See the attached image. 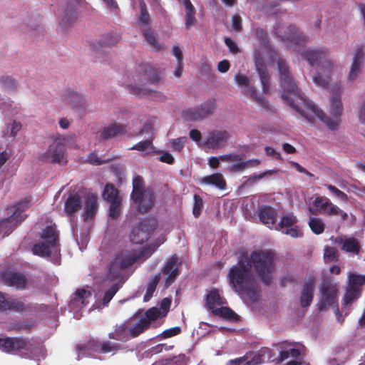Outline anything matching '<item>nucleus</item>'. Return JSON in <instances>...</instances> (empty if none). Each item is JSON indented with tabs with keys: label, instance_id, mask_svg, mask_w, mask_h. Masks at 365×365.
I'll return each mask as SVG.
<instances>
[{
	"label": "nucleus",
	"instance_id": "nucleus-41",
	"mask_svg": "<svg viewBox=\"0 0 365 365\" xmlns=\"http://www.w3.org/2000/svg\"><path fill=\"white\" fill-rule=\"evenodd\" d=\"M52 249L53 248L50 245L41 242L35 243L33 245L31 250L34 255L45 258L51 257Z\"/></svg>",
	"mask_w": 365,
	"mask_h": 365
},
{
	"label": "nucleus",
	"instance_id": "nucleus-45",
	"mask_svg": "<svg viewBox=\"0 0 365 365\" xmlns=\"http://www.w3.org/2000/svg\"><path fill=\"white\" fill-rule=\"evenodd\" d=\"M120 39V37L118 34L108 33L101 37L98 44L101 48L110 47L115 45Z\"/></svg>",
	"mask_w": 365,
	"mask_h": 365
},
{
	"label": "nucleus",
	"instance_id": "nucleus-62",
	"mask_svg": "<svg viewBox=\"0 0 365 365\" xmlns=\"http://www.w3.org/2000/svg\"><path fill=\"white\" fill-rule=\"evenodd\" d=\"M235 83L240 87L246 88L250 85L249 78L243 73H237L235 76Z\"/></svg>",
	"mask_w": 365,
	"mask_h": 365
},
{
	"label": "nucleus",
	"instance_id": "nucleus-28",
	"mask_svg": "<svg viewBox=\"0 0 365 365\" xmlns=\"http://www.w3.org/2000/svg\"><path fill=\"white\" fill-rule=\"evenodd\" d=\"M138 71L143 77V80L150 84H157L160 81L158 71L149 64L140 65Z\"/></svg>",
	"mask_w": 365,
	"mask_h": 365
},
{
	"label": "nucleus",
	"instance_id": "nucleus-44",
	"mask_svg": "<svg viewBox=\"0 0 365 365\" xmlns=\"http://www.w3.org/2000/svg\"><path fill=\"white\" fill-rule=\"evenodd\" d=\"M8 305L6 307L7 311H13L16 312H23L29 308V306L26 304L23 301L13 298H8Z\"/></svg>",
	"mask_w": 365,
	"mask_h": 365
},
{
	"label": "nucleus",
	"instance_id": "nucleus-12",
	"mask_svg": "<svg viewBox=\"0 0 365 365\" xmlns=\"http://www.w3.org/2000/svg\"><path fill=\"white\" fill-rule=\"evenodd\" d=\"M222 161L233 162L227 168L228 171L233 173H242L250 168L257 167L260 164L258 159L245 160L240 154L232 153L220 156Z\"/></svg>",
	"mask_w": 365,
	"mask_h": 365
},
{
	"label": "nucleus",
	"instance_id": "nucleus-59",
	"mask_svg": "<svg viewBox=\"0 0 365 365\" xmlns=\"http://www.w3.org/2000/svg\"><path fill=\"white\" fill-rule=\"evenodd\" d=\"M153 148V142L152 140H145L140 141L136 144H135L133 147L130 148L128 150H135L138 151H145L148 149Z\"/></svg>",
	"mask_w": 365,
	"mask_h": 365
},
{
	"label": "nucleus",
	"instance_id": "nucleus-55",
	"mask_svg": "<svg viewBox=\"0 0 365 365\" xmlns=\"http://www.w3.org/2000/svg\"><path fill=\"white\" fill-rule=\"evenodd\" d=\"M159 317L160 311L157 308H151L146 311L145 317L141 319L147 322V324L150 327L151 322L156 320Z\"/></svg>",
	"mask_w": 365,
	"mask_h": 365
},
{
	"label": "nucleus",
	"instance_id": "nucleus-19",
	"mask_svg": "<svg viewBox=\"0 0 365 365\" xmlns=\"http://www.w3.org/2000/svg\"><path fill=\"white\" fill-rule=\"evenodd\" d=\"M315 282V277L312 274H310L305 278L299 297L300 305L303 308L309 307L313 301Z\"/></svg>",
	"mask_w": 365,
	"mask_h": 365
},
{
	"label": "nucleus",
	"instance_id": "nucleus-46",
	"mask_svg": "<svg viewBox=\"0 0 365 365\" xmlns=\"http://www.w3.org/2000/svg\"><path fill=\"white\" fill-rule=\"evenodd\" d=\"M160 280V274L152 276L150 280L148 283L146 292L143 297L144 302H148L153 297L155 291L156 287Z\"/></svg>",
	"mask_w": 365,
	"mask_h": 365
},
{
	"label": "nucleus",
	"instance_id": "nucleus-23",
	"mask_svg": "<svg viewBox=\"0 0 365 365\" xmlns=\"http://www.w3.org/2000/svg\"><path fill=\"white\" fill-rule=\"evenodd\" d=\"M312 205L313 207H309V211L310 214L313 215L322 214L329 216V209H331L332 206H335V205L325 196H317Z\"/></svg>",
	"mask_w": 365,
	"mask_h": 365
},
{
	"label": "nucleus",
	"instance_id": "nucleus-9",
	"mask_svg": "<svg viewBox=\"0 0 365 365\" xmlns=\"http://www.w3.org/2000/svg\"><path fill=\"white\" fill-rule=\"evenodd\" d=\"M29 201H21L16 206L8 209L12 215L0 220V235H1V237L8 236L20 222L25 220L26 215L24 212L29 208Z\"/></svg>",
	"mask_w": 365,
	"mask_h": 365
},
{
	"label": "nucleus",
	"instance_id": "nucleus-22",
	"mask_svg": "<svg viewBox=\"0 0 365 365\" xmlns=\"http://www.w3.org/2000/svg\"><path fill=\"white\" fill-rule=\"evenodd\" d=\"M284 41L289 43V46H295L297 48L303 46L307 42V38L296 26L290 25L284 34Z\"/></svg>",
	"mask_w": 365,
	"mask_h": 365
},
{
	"label": "nucleus",
	"instance_id": "nucleus-49",
	"mask_svg": "<svg viewBox=\"0 0 365 365\" xmlns=\"http://www.w3.org/2000/svg\"><path fill=\"white\" fill-rule=\"evenodd\" d=\"M0 83L4 89L7 91H15L18 87V81L11 76H3Z\"/></svg>",
	"mask_w": 365,
	"mask_h": 365
},
{
	"label": "nucleus",
	"instance_id": "nucleus-63",
	"mask_svg": "<svg viewBox=\"0 0 365 365\" xmlns=\"http://www.w3.org/2000/svg\"><path fill=\"white\" fill-rule=\"evenodd\" d=\"M187 140L186 137H180L172 140V148L174 150L180 152L183 148L184 145Z\"/></svg>",
	"mask_w": 365,
	"mask_h": 365
},
{
	"label": "nucleus",
	"instance_id": "nucleus-30",
	"mask_svg": "<svg viewBox=\"0 0 365 365\" xmlns=\"http://www.w3.org/2000/svg\"><path fill=\"white\" fill-rule=\"evenodd\" d=\"M40 237L43 240L42 242L56 248L59 241V232L56 230V227L47 225L43 229Z\"/></svg>",
	"mask_w": 365,
	"mask_h": 365
},
{
	"label": "nucleus",
	"instance_id": "nucleus-13",
	"mask_svg": "<svg viewBox=\"0 0 365 365\" xmlns=\"http://www.w3.org/2000/svg\"><path fill=\"white\" fill-rule=\"evenodd\" d=\"M216 105L214 100H208L202 103L199 107L187 108L182 113V116L187 120H201L212 114L215 110Z\"/></svg>",
	"mask_w": 365,
	"mask_h": 365
},
{
	"label": "nucleus",
	"instance_id": "nucleus-32",
	"mask_svg": "<svg viewBox=\"0 0 365 365\" xmlns=\"http://www.w3.org/2000/svg\"><path fill=\"white\" fill-rule=\"evenodd\" d=\"M85 209L83 214L84 221L93 219L98 210V202L96 196L93 194H88L86 197Z\"/></svg>",
	"mask_w": 365,
	"mask_h": 365
},
{
	"label": "nucleus",
	"instance_id": "nucleus-33",
	"mask_svg": "<svg viewBox=\"0 0 365 365\" xmlns=\"http://www.w3.org/2000/svg\"><path fill=\"white\" fill-rule=\"evenodd\" d=\"M201 183L205 185H212L220 190H225L227 183L223 175L221 173H213L203 177L200 181Z\"/></svg>",
	"mask_w": 365,
	"mask_h": 365
},
{
	"label": "nucleus",
	"instance_id": "nucleus-20",
	"mask_svg": "<svg viewBox=\"0 0 365 365\" xmlns=\"http://www.w3.org/2000/svg\"><path fill=\"white\" fill-rule=\"evenodd\" d=\"M230 137V133L227 130H215L207 133L205 145L209 148H219L226 144Z\"/></svg>",
	"mask_w": 365,
	"mask_h": 365
},
{
	"label": "nucleus",
	"instance_id": "nucleus-51",
	"mask_svg": "<svg viewBox=\"0 0 365 365\" xmlns=\"http://www.w3.org/2000/svg\"><path fill=\"white\" fill-rule=\"evenodd\" d=\"M365 284V276L350 273L349 275V286L351 287H361Z\"/></svg>",
	"mask_w": 365,
	"mask_h": 365
},
{
	"label": "nucleus",
	"instance_id": "nucleus-3",
	"mask_svg": "<svg viewBox=\"0 0 365 365\" xmlns=\"http://www.w3.org/2000/svg\"><path fill=\"white\" fill-rule=\"evenodd\" d=\"M277 68L279 73L280 86L282 88V98L285 103L293 107L302 116H307L302 109L300 104L305 101V98L300 93L294 79L290 72L289 66L285 59L279 57Z\"/></svg>",
	"mask_w": 365,
	"mask_h": 365
},
{
	"label": "nucleus",
	"instance_id": "nucleus-27",
	"mask_svg": "<svg viewBox=\"0 0 365 365\" xmlns=\"http://www.w3.org/2000/svg\"><path fill=\"white\" fill-rule=\"evenodd\" d=\"M256 70L260 77L262 91L267 94L269 91L270 78L266 64L264 61L259 58L255 60Z\"/></svg>",
	"mask_w": 365,
	"mask_h": 365
},
{
	"label": "nucleus",
	"instance_id": "nucleus-38",
	"mask_svg": "<svg viewBox=\"0 0 365 365\" xmlns=\"http://www.w3.org/2000/svg\"><path fill=\"white\" fill-rule=\"evenodd\" d=\"M361 246L357 239L354 237H346L344 245L341 247V250L346 252L353 255H358L360 252Z\"/></svg>",
	"mask_w": 365,
	"mask_h": 365
},
{
	"label": "nucleus",
	"instance_id": "nucleus-40",
	"mask_svg": "<svg viewBox=\"0 0 365 365\" xmlns=\"http://www.w3.org/2000/svg\"><path fill=\"white\" fill-rule=\"evenodd\" d=\"M103 197L108 203L113 201L122 200L119 196V192L113 184H106L103 192Z\"/></svg>",
	"mask_w": 365,
	"mask_h": 365
},
{
	"label": "nucleus",
	"instance_id": "nucleus-25",
	"mask_svg": "<svg viewBox=\"0 0 365 365\" xmlns=\"http://www.w3.org/2000/svg\"><path fill=\"white\" fill-rule=\"evenodd\" d=\"M83 206L81 196L78 193H71L68 195L64 204V212L68 217H73L75 213L80 210Z\"/></svg>",
	"mask_w": 365,
	"mask_h": 365
},
{
	"label": "nucleus",
	"instance_id": "nucleus-39",
	"mask_svg": "<svg viewBox=\"0 0 365 365\" xmlns=\"http://www.w3.org/2000/svg\"><path fill=\"white\" fill-rule=\"evenodd\" d=\"M215 316L220 317L230 322H236L238 319L237 314L230 307H221L213 309L212 312Z\"/></svg>",
	"mask_w": 365,
	"mask_h": 365
},
{
	"label": "nucleus",
	"instance_id": "nucleus-60",
	"mask_svg": "<svg viewBox=\"0 0 365 365\" xmlns=\"http://www.w3.org/2000/svg\"><path fill=\"white\" fill-rule=\"evenodd\" d=\"M339 215L342 221H346L348 219V214L344 210H341L338 206H332L329 209V217Z\"/></svg>",
	"mask_w": 365,
	"mask_h": 365
},
{
	"label": "nucleus",
	"instance_id": "nucleus-7",
	"mask_svg": "<svg viewBox=\"0 0 365 365\" xmlns=\"http://www.w3.org/2000/svg\"><path fill=\"white\" fill-rule=\"evenodd\" d=\"M320 297L318 307L320 311L327 309L331 306L338 322L343 323L344 317L341 315L337 303L336 295L338 288L335 283L329 279H324L319 288Z\"/></svg>",
	"mask_w": 365,
	"mask_h": 365
},
{
	"label": "nucleus",
	"instance_id": "nucleus-17",
	"mask_svg": "<svg viewBox=\"0 0 365 365\" xmlns=\"http://www.w3.org/2000/svg\"><path fill=\"white\" fill-rule=\"evenodd\" d=\"M128 133V125L114 121L97 132L96 135L101 140H108L121 137Z\"/></svg>",
	"mask_w": 365,
	"mask_h": 365
},
{
	"label": "nucleus",
	"instance_id": "nucleus-52",
	"mask_svg": "<svg viewBox=\"0 0 365 365\" xmlns=\"http://www.w3.org/2000/svg\"><path fill=\"white\" fill-rule=\"evenodd\" d=\"M120 349V345L118 343L106 341L101 343L100 353L106 354L111 351H117Z\"/></svg>",
	"mask_w": 365,
	"mask_h": 365
},
{
	"label": "nucleus",
	"instance_id": "nucleus-56",
	"mask_svg": "<svg viewBox=\"0 0 365 365\" xmlns=\"http://www.w3.org/2000/svg\"><path fill=\"white\" fill-rule=\"evenodd\" d=\"M203 208V201L202 197L197 195L195 194L194 195V205L192 209V214L195 216V217L197 218L202 210Z\"/></svg>",
	"mask_w": 365,
	"mask_h": 365
},
{
	"label": "nucleus",
	"instance_id": "nucleus-11",
	"mask_svg": "<svg viewBox=\"0 0 365 365\" xmlns=\"http://www.w3.org/2000/svg\"><path fill=\"white\" fill-rule=\"evenodd\" d=\"M156 223L155 220L148 218L140 221L133 225L129 237L132 243L142 245L146 242L155 230Z\"/></svg>",
	"mask_w": 365,
	"mask_h": 365
},
{
	"label": "nucleus",
	"instance_id": "nucleus-53",
	"mask_svg": "<svg viewBox=\"0 0 365 365\" xmlns=\"http://www.w3.org/2000/svg\"><path fill=\"white\" fill-rule=\"evenodd\" d=\"M339 255L335 247L327 246L324 248V258L327 262H336L338 260Z\"/></svg>",
	"mask_w": 365,
	"mask_h": 365
},
{
	"label": "nucleus",
	"instance_id": "nucleus-18",
	"mask_svg": "<svg viewBox=\"0 0 365 365\" xmlns=\"http://www.w3.org/2000/svg\"><path fill=\"white\" fill-rule=\"evenodd\" d=\"M61 98L65 104L72 107L77 112L85 111L87 108V101L85 97L74 91H65L61 95Z\"/></svg>",
	"mask_w": 365,
	"mask_h": 365
},
{
	"label": "nucleus",
	"instance_id": "nucleus-21",
	"mask_svg": "<svg viewBox=\"0 0 365 365\" xmlns=\"http://www.w3.org/2000/svg\"><path fill=\"white\" fill-rule=\"evenodd\" d=\"M1 279L9 286L16 289H24L26 287L27 279L26 276L19 272H6L2 274Z\"/></svg>",
	"mask_w": 365,
	"mask_h": 365
},
{
	"label": "nucleus",
	"instance_id": "nucleus-26",
	"mask_svg": "<svg viewBox=\"0 0 365 365\" xmlns=\"http://www.w3.org/2000/svg\"><path fill=\"white\" fill-rule=\"evenodd\" d=\"M162 272L164 274H168L165 284L166 287H168L174 282L175 279L179 274V269L175 256L172 257L169 259L163 267Z\"/></svg>",
	"mask_w": 365,
	"mask_h": 365
},
{
	"label": "nucleus",
	"instance_id": "nucleus-35",
	"mask_svg": "<svg viewBox=\"0 0 365 365\" xmlns=\"http://www.w3.org/2000/svg\"><path fill=\"white\" fill-rule=\"evenodd\" d=\"M224 304L223 299L220 297L219 292L216 289H211L206 297V306L208 309L212 312L215 309V307L222 305Z\"/></svg>",
	"mask_w": 365,
	"mask_h": 365
},
{
	"label": "nucleus",
	"instance_id": "nucleus-42",
	"mask_svg": "<svg viewBox=\"0 0 365 365\" xmlns=\"http://www.w3.org/2000/svg\"><path fill=\"white\" fill-rule=\"evenodd\" d=\"M77 19V13L76 10L72 8H67L66 14L61 18L59 25L63 29H66L74 24Z\"/></svg>",
	"mask_w": 365,
	"mask_h": 365
},
{
	"label": "nucleus",
	"instance_id": "nucleus-24",
	"mask_svg": "<svg viewBox=\"0 0 365 365\" xmlns=\"http://www.w3.org/2000/svg\"><path fill=\"white\" fill-rule=\"evenodd\" d=\"M257 216L259 221L268 227H272L276 224L277 211L269 205H259L257 210Z\"/></svg>",
	"mask_w": 365,
	"mask_h": 365
},
{
	"label": "nucleus",
	"instance_id": "nucleus-16",
	"mask_svg": "<svg viewBox=\"0 0 365 365\" xmlns=\"http://www.w3.org/2000/svg\"><path fill=\"white\" fill-rule=\"evenodd\" d=\"M306 348L302 344H297L296 347L292 343L287 341L282 342L279 346V356H275L276 364H279L289 356L295 359H299L301 355L304 354Z\"/></svg>",
	"mask_w": 365,
	"mask_h": 365
},
{
	"label": "nucleus",
	"instance_id": "nucleus-6",
	"mask_svg": "<svg viewBox=\"0 0 365 365\" xmlns=\"http://www.w3.org/2000/svg\"><path fill=\"white\" fill-rule=\"evenodd\" d=\"M302 58L312 66L317 65L316 74L313 76L314 83L322 88H327L334 70V63L327 57V49L308 48L301 52Z\"/></svg>",
	"mask_w": 365,
	"mask_h": 365
},
{
	"label": "nucleus",
	"instance_id": "nucleus-61",
	"mask_svg": "<svg viewBox=\"0 0 365 365\" xmlns=\"http://www.w3.org/2000/svg\"><path fill=\"white\" fill-rule=\"evenodd\" d=\"M181 333V328L180 327H174L163 331L160 336L163 339H168L178 335Z\"/></svg>",
	"mask_w": 365,
	"mask_h": 365
},
{
	"label": "nucleus",
	"instance_id": "nucleus-2",
	"mask_svg": "<svg viewBox=\"0 0 365 365\" xmlns=\"http://www.w3.org/2000/svg\"><path fill=\"white\" fill-rule=\"evenodd\" d=\"M141 255L142 254L138 255L130 250H121L113 256L108 266L106 274V280L109 282H113V284L104 292L102 299L98 302V308L101 306L106 307L108 304L122 287L123 271L137 262Z\"/></svg>",
	"mask_w": 365,
	"mask_h": 365
},
{
	"label": "nucleus",
	"instance_id": "nucleus-29",
	"mask_svg": "<svg viewBox=\"0 0 365 365\" xmlns=\"http://www.w3.org/2000/svg\"><path fill=\"white\" fill-rule=\"evenodd\" d=\"M364 53L361 48H357L351 66L348 78L351 81H354L361 72L362 65L364 63Z\"/></svg>",
	"mask_w": 365,
	"mask_h": 365
},
{
	"label": "nucleus",
	"instance_id": "nucleus-15",
	"mask_svg": "<svg viewBox=\"0 0 365 365\" xmlns=\"http://www.w3.org/2000/svg\"><path fill=\"white\" fill-rule=\"evenodd\" d=\"M298 220L293 213L284 215L279 223L275 226L277 230H282V233L289 235L292 237L302 236V232L297 225Z\"/></svg>",
	"mask_w": 365,
	"mask_h": 365
},
{
	"label": "nucleus",
	"instance_id": "nucleus-31",
	"mask_svg": "<svg viewBox=\"0 0 365 365\" xmlns=\"http://www.w3.org/2000/svg\"><path fill=\"white\" fill-rule=\"evenodd\" d=\"M109 339L123 342L130 339L129 331V322L126 321L119 325H116L113 331L108 334Z\"/></svg>",
	"mask_w": 365,
	"mask_h": 365
},
{
	"label": "nucleus",
	"instance_id": "nucleus-1",
	"mask_svg": "<svg viewBox=\"0 0 365 365\" xmlns=\"http://www.w3.org/2000/svg\"><path fill=\"white\" fill-rule=\"evenodd\" d=\"M252 268L264 285H269L275 268L274 254L262 250H254L250 255L243 253L228 272L227 278L233 290L242 299L256 302L259 300L261 288Z\"/></svg>",
	"mask_w": 365,
	"mask_h": 365
},
{
	"label": "nucleus",
	"instance_id": "nucleus-58",
	"mask_svg": "<svg viewBox=\"0 0 365 365\" xmlns=\"http://www.w3.org/2000/svg\"><path fill=\"white\" fill-rule=\"evenodd\" d=\"M89 296H91L90 292L85 289H77L75 292L74 301L80 302L81 305L84 307L86 305L85 299Z\"/></svg>",
	"mask_w": 365,
	"mask_h": 365
},
{
	"label": "nucleus",
	"instance_id": "nucleus-48",
	"mask_svg": "<svg viewBox=\"0 0 365 365\" xmlns=\"http://www.w3.org/2000/svg\"><path fill=\"white\" fill-rule=\"evenodd\" d=\"M143 36L150 45H151L156 51H160L163 48V45L158 42L154 33L150 29L144 30Z\"/></svg>",
	"mask_w": 365,
	"mask_h": 365
},
{
	"label": "nucleus",
	"instance_id": "nucleus-37",
	"mask_svg": "<svg viewBox=\"0 0 365 365\" xmlns=\"http://www.w3.org/2000/svg\"><path fill=\"white\" fill-rule=\"evenodd\" d=\"M361 289L359 287H351L348 286L346 293L344 296L342 309L346 306L351 305L352 302L359 297Z\"/></svg>",
	"mask_w": 365,
	"mask_h": 365
},
{
	"label": "nucleus",
	"instance_id": "nucleus-36",
	"mask_svg": "<svg viewBox=\"0 0 365 365\" xmlns=\"http://www.w3.org/2000/svg\"><path fill=\"white\" fill-rule=\"evenodd\" d=\"M101 343L102 342L95 339H90L84 344H78L76 349L78 354H84L85 351L87 350L100 353Z\"/></svg>",
	"mask_w": 365,
	"mask_h": 365
},
{
	"label": "nucleus",
	"instance_id": "nucleus-47",
	"mask_svg": "<svg viewBox=\"0 0 365 365\" xmlns=\"http://www.w3.org/2000/svg\"><path fill=\"white\" fill-rule=\"evenodd\" d=\"M308 225L315 235H320L324 232L325 224L320 217H312L309 218Z\"/></svg>",
	"mask_w": 365,
	"mask_h": 365
},
{
	"label": "nucleus",
	"instance_id": "nucleus-43",
	"mask_svg": "<svg viewBox=\"0 0 365 365\" xmlns=\"http://www.w3.org/2000/svg\"><path fill=\"white\" fill-rule=\"evenodd\" d=\"M149 327H150L147 324V322L142 320L141 318L133 325H130V323L129 322V331L130 339L138 336L140 334H141L145 330H147Z\"/></svg>",
	"mask_w": 365,
	"mask_h": 365
},
{
	"label": "nucleus",
	"instance_id": "nucleus-10",
	"mask_svg": "<svg viewBox=\"0 0 365 365\" xmlns=\"http://www.w3.org/2000/svg\"><path fill=\"white\" fill-rule=\"evenodd\" d=\"M40 159L46 163L66 164L68 162L66 151V138H56L48 146L47 151L41 155Z\"/></svg>",
	"mask_w": 365,
	"mask_h": 365
},
{
	"label": "nucleus",
	"instance_id": "nucleus-8",
	"mask_svg": "<svg viewBox=\"0 0 365 365\" xmlns=\"http://www.w3.org/2000/svg\"><path fill=\"white\" fill-rule=\"evenodd\" d=\"M131 200L138 205L140 212H148L153 205V195L150 190L145 189V185L142 176L135 175L133 178V190Z\"/></svg>",
	"mask_w": 365,
	"mask_h": 365
},
{
	"label": "nucleus",
	"instance_id": "nucleus-50",
	"mask_svg": "<svg viewBox=\"0 0 365 365\" xmlns=\"http://www.w3.org/2000/svg\"><path fill=\"white\" fill-rule=\"evenodd\" d=\"M122 200L109 202V217L113 220H116L121 213Z\"/></svg>",
	"mask_w": 365,
	"mask_h": 365
},
{
	"label": "nucleus",
	"instance_id": "nucleus-4",
	"mask_svg": "<svg viewBox=\"0 0 365 365\" xmlns=\"http://www.w3.org/2000/svg\"><path fill=\"white\" fill-rule=\"evenodd\" d=\"M331 97L330 99L331 102V113L335 118L331 119L328 117L323 110L319 109L314 105L309 103L307 100L304 103L300 104L302 109L304 110L305 113L308 117L304 116L309 121L312 122L314 117H317L320 120L325 123L328 128L332 130L338 129L339 125V116L341 114L343 110V105L341 101V86L336 84L334 87L331 88Z\"/></svg>",
	"mask_w": 365,
	"mask_h": 365
},
{
	"label": "nucleus",
	"instance_id": "nucleus-54",
	"mask_svg": "<svg viewBox=\"0 0 365 365\" xmlns=\"http://www.w3.org/2000/svg\"><path fill=\"white\" fill-rule=\"evenodd\" d=\"M140 15L138 19V23L143 25L150 24V15L148 14L145 3L143 1L140 2Z\"/></svg>",
	"mask_w": 365,
	"mask_h": 365
},
{
	"label": "nucleus",
	"instance_id": "nucleus-14",
	"mask_svg": "<svg viewBox=\"0 0 365 365\" xmlns=\"http://www.w3.org/2000/svg\"><path fill=\"white\" fill-rule=\"evenodd\" d=\"M242 357L245 365H259L266 361L276 364L275 354L267 347H262L257 351H249Z\"/></svg>",
	"mask_w": 365,
	"mask_h": 365
},
{
	"label": "nucleus",
	"instance_id": "nucleus-34",
	"mask_svg": "<svg viewBox=\"0 0 365 365\" xmlns=\"http://www.w3.org/2000/svg\"><path fill=\"white\" fill-rule=\"evenodd\" d=\"M242 92L245 96L250 97L262 107L267 109L269 108L267 99L257 93V88L255 86L249 85L246 88H244Z\"/></svg>",
	"mask_w": 365,
	"mask_h": 365
},
{
	"label": "nucleus",
	"instance_id": "nucleus-57",
	"mask_svg": "<svg viewBox=\"0 0 365 365\" xmlns=\"http://www.w3.org/2000/svg\"><path fill=\"white\" fill-rule=\"evenodd\" d=\"M86 161V163L93 165H101L109 162L108 160H103L98 157V155L94 152H92L88 155Z\"/></svg>",
	"mask_w": 365,
	"mask_h": 365
},
{
	"label": "nucleus",
	"instance_id": "nucleus-64",
	"mask_svg": "<svg viewBox=\"0 0 365 365\" xmlns=\"http://www.w3.org/2000/svg\"><path fill=\"white\" fill-rule=\"evenodd\" d=\"M225 43L229 48V51L232 54H237L240 52V49L239 48L237 43L230 38L225 37Z\"/></svg>",
	"mask_w": 365,
	"mask_h": 365
},
{
	"label": "nucleus",
	"instance_id": "nucleus-5",
	"mask_svg": "<svg viewBox=\"0 0 365 365\" xmlns=\"http://www.w3.org/2000/svg\"><path fill=\"white\" fill-rule=\"evenodd\" d=\"M0 350L23 359H34L42 354L43 345L34 338L6 336L0 338Z\"/></svg>",
	"mask_w": 365,
	"mask_h": 365
}]
</instances>
